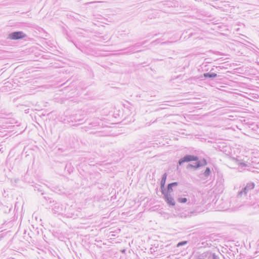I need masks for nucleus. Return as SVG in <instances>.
I'll return each mask as SVG.
<instances>
[{
    "label": "nucleus",
    "instance_id": "1",
    "mask_svg": "<svg viewBox=\"0 0 259 259\" xmlns=\"http://www.w3.org/2000/svg\"><path fill=\"white\" fill-rule=\"evenodd\" d=\"M25 36V34L22 32H14L9 35V38L11 39H18L22 38Z\"/></svg>",
    "mask_w": 259,
    "mask_h": 259
},
{
    "label": "nucleus",
    "instance_id": "2",
    "mask_svg": "<svg viewBox=\"0 0 259 259\" xmlns=\"http://www.w3.org/2000/svg\"><path fill=\"white\" fill-rule=\"evenodd\" d=\"M197 159L196 157L192 156H187L184 157L183 159L179 161V164H181L182 163L186 161L196 160Z\"/></svg>",
    "mask_w": 259,
    "mask_h": 259
},
{
    "label": "nucleus",
    "instance_id": "3",
    "mask_svg": "<svg viewBox=\"0 0 259 259\" xmlns=\"http://www.w3.org/2000/svg\"><path fill=\"white\" fill-rule=\"evenodd\" d=\"M165 198H166V201L169 205H172V206L175 205V203L174 199L171 197H170V196H168V194H166L165 196Z\"/></svg>",
    "mask_w": 259,
    "mask_h": 259
},
{
    "label": "nucleus",
    "instance_id": "4",
    "mask_svg": "<svg viewBox=\"0 0 259 259\" xmlns=\"http://www.w3.org/2000/svg\"><path fill=\"white\" fill-rule=\"evenodd\" d=\"M177 185L178 183L177 182L172 183L169 184L167 187V192L170 193L172 191V187L177 186Z\"/></svg>",
    "mask_w": 259,
    "mask_h": 259
},
{
    "label": "nucleus",
    "instance_id": "5",
    "mask_svg": "<svg viewBox=\"0 0 259 259\" xmlns=\"http://www.w3.org/2000/svg\"><path fill=\"white\" fill-rule=\"evenodd\" d=\"M204 76L205 77H210V78H213V77H215L217 76V74L216 73H205L204 74Z\"/></svg>",
    "mask_w": 259,
    "mask_h": 259
},
{
    "label": "nucleus",
    "instance_id": "6",
    "mask_svg": "<svg viewBox=\"0 0 259 259\" xmlns=\"http://www.w3.org/2000/svg\"><path fill=\"white\" fill-rule=\"evenodd\" d=\"M166 175H164L162 179L161 186L162 189H163L164 187V184H165V181H166Z\"/></svg>",
    "mask_w": 259,
    "mask_h": 259
},
{
    "label": "nucleus",
    "instance_id": "7",
    "mask_svg": "<svg viewBox=\"0 0 259 259\" xmlns=\"http://www.w3.org/2000/svg\"><path fill=\"white\" fill-rule=\"evenodd\" d=\"M187 199L186 198H179L178 199L179 202L180 203H185L187 202Z\"/></svg>",
    "mask_w": 259,
    "mask_h": 259
},
{
    "label": "nucleus",
    "instance_id": "8",
    "mask_svg": "<svg viewBox=\"0 0 259 259\" xmlns=\"http://www.w3.org/2000/svg\"><path fill=\"white\" fill-rule=\"evenodd\" d=\"M207 172H209V169H207Z\"/></svg>",
    "mask_w": 259,
    "mask_h": 259
},
{
    "label": "nucleus",
    "instance_id": "9",
    "mask_svg": "<svg viewBox=\"0 0 259 259\" xmlns=\"http://www.w3.org/2000/svg\"><path fill=\"white\" fill-rule=\"evenodd\" d=\"M207 172H209V169H207Z\"/></svg>",
    "mask_w": 259,
    "mask_h": 259
}]
</instances>
